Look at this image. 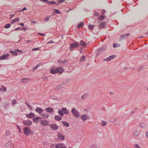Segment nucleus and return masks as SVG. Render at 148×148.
I'll list each match as a JSON object with an SVG mask.
<instances>
[{
    "label": "nucleus",
    "instance_id": "obj_1",
    "mask_svg": "<svg viewBox=\"0 0 148 148\" xmlns=\"http://www.w3.org/2000/svg\"><path fill=\"white\" fill-rule=\"evenodd\" d=\"M64 69L62 68L61 67L57 68H54L52 69L50 71V72L53 74H55L57 73H62L64 71Z\"/></svg>",
    "mask_w": 148,
    "mask_h": 148
},
{
    "label": "nucleus",
    "instance_id": "obj_2",
    "mask_svg": "<svg viewBox=\"0 0 148 148\" xmlns=\"http://www.w3.org/2000/svg\"><path fill=\"white\" fill-rule=\"evenodd\" d=\"M71 112L73 115L77 118H79L80 116L79 113L77 110L75 108H73L71 110Z\"/></svg>",
    "mask_w": 148,
    "mask_h": 148
},
{
    "label": "nucleus",
    "instance_id": "obj_3",
    "mask_svg": "<svg viewBox=\"0 0 148 148\" xmlns=\"http://www.w3.org/2000/svg\"><path fill=\"white\" fill-rule=\"evenodd\" d=\"M79 46V42L76 41L75 42H72L71 43L70 46V50L73 51L74 49L77 48Z\"/></svg>",
    "mask_w": 148,
    "mask_h": 148
},
{
    "label": "nucleus",
    "instance_id": "obj_4",
    "mask_svg": "<svg viewBox=\"0 0 148 148\" xmlns=\"http://www.w3.org/2000/svg\"><path fill=\"white\" fill-rule=\"evenodd\" d=\"M24 134L26 136H29L31 133V130L29 127L28 126H25L23 128Z\"/></svg>",
    "mask_w": 148,
    "mask_h": 148
},
{
    "label": "nucleus",
    "instance_id": "obj_5",
    "mask_svg": "<svg viewBox=\"0 0 148 148\" xmlns=\"http://www.w3.org/2000/svg\"><path fill=\"white\" fill-rule=\"evenodd\" d=\"M106 46H103L99 49L97 53V55L98 56L99 54L102 53L106 49Z\"/></svg>",
    "mask_w": 148,
    "mask_h": 148
},
{
    "label": "nucleus",
    "instance_id": "obj_6",
    "mask_svg": "<svg viewBox=\"0 0 148 148\" xmlns=\"http://www.w3.org/2000/svg\"><path fill=\"white\" fill-rule=\"evenodd\" d=\"M23 123L25 125L30 126L32 124V122L31 121L27 120H24L23 122Z\"/></svg>",
    "mask_w": 148,
    "mask_h": 148
},
{
    "label": "nucleus",
    "instance_id": "obj_7",
    "mask_svg": "<svg viewBox=\"0 0 148 148\" xmlns=\"http://www.w3.org/2000/svg\"><path fill=\"white\" fill-rule=\"evenodd\" d=\"M66 146L62 143H58L56 145V148H66Z\"/></svg>",
    "mask_w": 148,
    "mask_h": 148
},
{
    "label": "nucleus",
    "instance_id": "obj_8",
    "mask_svg": "<svg viewBox=\"0 0 148 148\" xmlns=\"http://www.w3.org/2000/svg\"><path fill=\"white\" fill-rule=\"evenodd\" d=\"M10 56L8 53L4 54L1 56H0V60H4Z\"/></svg>",
    "mask_w": 148,
    "mask_h": 148
},
{
    "label": "nucleus",
    "instance_id": "obj_9",
    "mask_svg": "<svg viewBox=\"0 0 148 148\" xmlns=\"http://www.w3.org/2000/svg\"><path fill=\"white\" fill-rule=\"evenodd\" d=\"M40 123L42 125L45 126L48 125L49 122L47 120H42L40 121Z\"/></svg>",
    "mask_w": 148,
    "mask_h": 148
},
{
    "label": "nucleus",
    "instance_id": "obj_10",
    "mask_svg": "<svg viewBox=\"0 0 148 148\" xmlns=\"http://www.w3.org/2000/svg\"><path fill=\"white\" fill-rule=\"evenodd\" d=\"M49 126L53 130H56L58 128V126L56 124H50Z\"/></svg>",
    "mask_w": 148,
    "mask_h": 148
},
{
    "label": "nucleus",
    "instance_id": "obj_11",
    "mask_svg": "<svg viewBox=\"0 0 148 148\" xmlns=\"http://www.w3.org/2000/svg\"><path fill=\"white\" fill-rule=\"evenodd\" d=\"M115 57V56L114 55H112L108 57L107 58H106L103 59V61H109L111 60L112 59H113Z\"/></svg>",
    "mask_w": 148,
    "mask_h": 148
},
{
    "label": "nucleus",
    "instance_id": "obj_12",
    "mask_svg": "<svg viewBox=\"0 0 148 148\" xmlns=\"http://www.w3.org/2000/svg\"><path fill=\"white\" fill-rule=\"evenodd\" d=\"M57 137L59 138V139L62 140H64V136L61 135L60 132H58L57 134Z\"/></svg>",
    "mask_w": 148,
    "mask_h": 148
},
{
    "label": "nucleus",
    "instance_id": "obj_13",
    "mask_svg": "<svg viewBox=\"0 0 148 148\" xmlns=\"http://www.w3.org/2000/svg\"><path fill=\"white\" fill-rule=\"evenodd\" d=\"M35 110L39 114H41L43 112V109L39 107H36Z\"/></svg>",
    "mask_w": 148,
    "mask_h": 148
},
{
    "label": "nucleus",
    "instance_id": "obj_14",
    "mask_svg": "<svg viewBox=\"0 0 148 148\" xmlns=\"http://www.w3.org/2000/svg\"><path fill=\"white\" fill-rule=\"evenodd\" d=\"M43 64L42 63H40L37 64L36 66H34L32 69L33 71H35L38 67Z\"/></svg>",
    "mask_w": 148,
    "mask_h": 148
},
{
    "label": "nucleus",
    "instance_id": "obj_15",
    "mask_svg": "<svg viewBox=\"0 0 148 148\" xmlns=\"http://www.w3.org/2000/svg\"><path fill=\"white\" fill-rule=\"evenodd\" d=\"M81 119L83 121H85L86 119H89L88 116L86 114L82 115L81 117Z\"/></svg>",
    "mask_w": 148,
    "mask_h": 148
},
{
    "label": "nucleus",
    "instance_id": "obj_16",
    "mask_svg": "<svg viewBox=\"0 0 148 148\" xmlns=\"http://www.w3.org/2000/svg\"><path fill=\"white\" fill-rule=\"evenodd\" d=\"M26 116L28 118H32V117H34L35 116V115L34 113L31 112L29 114H26Z\"/></svg>",
    "mask_w": 148,
    "mask_h": 148
},
{
    "label": "nucleus",
    "instance_id": "obj_17",
    "mask_svg": "<svg viewBox=\"0 0 148 148\" xmlns=\"http://www.w3.org/2000/svg\"><path fill=\"white\" fill-rule=\"evenodd\" d=\"M63 85V84H61L58 85L55 88V90H58L61 89L64 87Z\"/></svg>",
    "mask_w": 148,
    "mask_h": 148
},
{
    "label": "nucleus",
    "instance_id": "obj_18",
    "mask_svg": "<svg viewBox=\"0 0 148 148\" xmlns=\"http://www.w3.org/2000/svg\"><path fill=\"white\" fill-rule=\"evenodd\" d=\"M42 119H47L49 116V114L47 113H45L41 115Z\"/></svg>",
    "mask_w": 148,
    "mask_h": 148
},
{
    "label": "nucleus",
    "instance_id": "obj_19",
    "mask_svg": "<svg viewBox=\"0 0 148 148\" xmlns=\"http://www.w3.org/2000/svg\"><path fill=\"white\" fill-rule=\"evenodd\" d=\"M79 45V46H82L83 47H85L87 46V44L83 41L81 40Z\"/></svg>",
    "mask_w": 148,
    "mask_h": 148
},
{
    "label": "nucleus",
    "instance_id": "obj_20",
    "mask_svg": "<svg viewBox=\"0 0 148 148\" xmlns=\"http://www.w3.org/2000/svg\"><path fill=\"white\" fill-rule=\"evenodd\" d=\"M45 110L47 112H49L50 113H52L54 111L53 110L52 108L49 107L46 108Z\"/></svg>",
    "mask_w": 148,
    "mask_h": 148
},
{
    "label": "nucleus",
    "instance_id": "obj_21",
    "mask_svg": "<svg viewBox=\"0 0 148 148\" xmlns=\"http://www.w3.org/2000/svg\"><path fill=\"white\" fill-rule=\"evenodd\" d=\"M106 23L105 22H104L100 24L99 25V27L100 28H102L106 27Z\"/></svg>",
    "mask_w": 148,
    "mask_h": 148
},
{
    "label": "nucleus",
    "instance_id": "obj_22",
    "mask_svg": "<svg viewBox=\"0 0 148 148\" xmlns=\"http://www.w3.org/2000/svg\"><path fill=\"white\" fill-rule=\"evenodd\" d=\"M29 79L27 78H23L21 79V82L25 83L28 82V80Z\"/></svg>",
    "mask_w": 148,
    "mask_h": 148
},
{
    "label": "nucleus",
    "instance_id": "obj_23",
    "mask_svg": "<svg viewBox=\"0 0 148 148\" xmlns=\"http://www.w3.org/2000/svg\"><path fill=\"white\" fill-rule=\"evenodd\" d=\"M55 119L56 120H57L58 121H60L62 119V117L58 115H56L54 117Z\"/></svg>",
    "mask_w": 148,
    "mask_h": 148
},
{
    "label": "nucleus",
    "instance_id": "obj_24",
    "mask_svg": "<svg viewBox=\"0 0 148 148\" xmlns=\"http://www.w3.org/2000/svg\"><path fill=\"white\" fill-rule=\"evenodd\" d=\"M62 110L65 114H68L69 112V111L66 109V108H62Z\"/></svg>",
    "mask_w": 148,
    "mask_h": 148
},
{
    "label": "nucleus",
    "instance_id": "obj_25",
    "mask_svg": "<svg viewBox=\"0 0 148 148\" xmlns=\"http://www.w3.org/2000/svg\"><path fill=\"white\" fill-rule=\"evenodd\" d=\"M19 21V18L18 17H17L15 18L12 20L11 22V23L12 24H13L16 21Z\"/></svg>",
    "mask_w": 148,
    "mask_h": 148
},
{
    "label": "nucleus",
    "instance_id": "obj_26",
    "mask_svg": "<svg viewBox=\"0 0 148 148\" xmlns=\"http://www.w3.org/2000/svg\"><path fill=\"white\" fill-rule=\"evenodd\" d=\"M9 53H11L12 55L14 56H16L17 55V53L15 51H13L10 50L9 51Z\"/></svg>",
    "mask_w": 148,
    "mask_h": 148
},
{
    "label": "nucleus",
    "instance_id": "obj_27",
    "mask_svg": "<svg viewBox=\"0 0 148 148\" xmlns=\"http://www.w3.org/2000/svg\"><path fill=\"white\" fill-rule=\"evenodd\" d=\"M62 123L66 127H68L69 126V123L66 122V121H62Z\"/></svg>",
    "mask_w": 148,
    "mask_h": 148
},
{
    "label": "nucleus",
    "instance_id": "obj_28",
    "mask_svg": "<svg viewBox=\"0 0 148 148\" xmlns=\"http://www.w3.org/2000/svg\"><path fill=\"white\" fill-rule=\"evenodd\" d=\"M139 134V132L137 131H136L134 132L133 133V135L134 137H136L138 136Z\"/></svg>",
    "mask_w": 148,
    "mask_h": 148
},
{
    "label": "nucleus",
    "instance_id": "obj_29",
    "mask_svg": "<svg viewBox=\"0 0 148 148\" xmlns=\"http://www.w3.org/2000/svg\"><path fill=\"white\" fill-rule=\"evenodd\" d=\"M84 24V23L83 22H80L77 25V28H79L82 27Z\"/></svg>",
    "mask_w": 148,
    "mask_h": 148
},
{
    "label": "nucleus",
    "instance_id": "obj_30",
    "mask_svg": "<svg viewBox=\"0 0 148 148\" xmlns=\"http://www.w3.org/2000/svg\"><path fill=\"white\" fill-rule=\"evenodd\" d=\"M47 3L49 5H51L52 4H54L56 5V2L54 1H48Z\"/></svg>",
    "mask_w": 148,
    "mask_h": 148
},
{
    "label": "nucleus",
    "instance_id": "obj_31",
    "mask_svg": "<svg viewBox=\"0 0 148 148\" xmlns=\"http://www.w3.org/2000/svg\"><path fill=\"white\" fill-rule=\"evenodd\" d=\"M94 26L90 24L88 25V27L89 29L91 30H92L93 29Z\"/></svg>",
    "mask_w": 148,
    "mask_h": 148
},
{
    "label": "nucleus",
    "instance_id": "obj_32",
    "mask_svg": "<svg viewBox=\"0 0 148 148\" xmlns=\"http://www.w3.org/2000/svg\"><path fill=\"white\" fill-rule=\"evenodd\" d=\"M58 113V114L60 115H61L62 116H64V113L62 112V110H59Z\"/></svg>",
    "mask_w": 148,
    "mask_h": 148
},
{
    "label": "nucleus",
    "instance_id": "obj_33",
    "mask_svg": "<svg viewBox=\"0 0 148 148\" xmlns=\"http://www.w3.org/2000/svg\"><path fill=\"white\" fill-rule=\"evenodd\" d=\"M25 104H26V105L30 109H32V107L29 104V103L27 101H26L25 102Z\"/></svg>",
    "mask_w": 148,
    "mask_h": 148
},
{
    "label": "nucleus",
    "instance_id": "obj_34",
    "mask_svg": "<svg viewBox=\"0 0 148 148\" xmlns=\"http://www.w3.org/2000/svg\"><path fill=\"white\" fill-rule=\"evenodd\" d=\"M85 60V56H82L80 58L79 61L80 62H82Z\"/></svg>",
    "mask_w": 148,
    "mask_h": 148
},
{
    "label": "nucleus",
    "instance_id": "obj_35",
    "mask_svg": "<svg viewBox=\"0 0 148 148\" xmlns=\"http://www.w3.org/2000/svg\"><path fill=\"white\" fill-rule=\"evenodd\" d=\"M144 66H140V67H139L138 69V71L139 72L140 71H141L144 68Z\"/></svg>",
    "mask_w": 148,
    "mask_h": 148
},
{
    "label": "nucleus",
    "instance_id": "obj_36",
    "mask_svg": "<svg viewBox=\"0 0 148 148\" xmlns=\"http://www.w3.org/2000/svg\"><path fill=\"white\" fill-rule=\"evenodd\" d=\"M11 25L10 24H7L5 25L4 27L5 28H8L10 27Z\"/></svg>",
    "mask_w": 148,
    "mask_h": 148
},
{
    "label": "nucleus",
    "instance_id": "obj_37",
    "mask_svg": "<svg viewBox=\"0 0 148 148\" xmlns=\"http://www.w3.org/2000/svg\"><path fill=\"white\" fill-rule=\"evenodd\" d=\"M106 124L107 122L106 121H102L101 123V125L103 126H105L106 125Z\"/></svg>",
    "mask_w": 148,
    "mask_h": 148
},
{
    "label": "nucleus",
    "instance_id": "obj_38",
    "mask_svg": "<svg viewBox=\"0 0 148 148\" xmlns=\"http://www.w3.org/2000/svg\"><path fill=\"white\" fill-rule=\"evenodd\" d=\"M87 94L85 93L81 97V98L82 99H84L86 97Z\"/></svg>",
    "mask_w": 148,
    "mask_h": 148
},
{
    "label": "nucleus",
    "instance_id": "obj_39",
    "mask_svg": "<svg viewBox=\"0 0 148 148\" xmlns=\"http://www.w3.org/2000/svg\"><path fill=\"white\" fill-rule=\"evenodd\" d=\"M65 1L64 0H59L58 1V3L56 4V5H58L59 4H60L61 3L64 2Z\"/></svg>",
    "mask_w": 148,
    "mask_h": 148
},
{
    "label": "nucleus",
    "instance_id": "obj_40",
    "mask_svg": "<svg viewBox=\"0 0 148 148\" xmlns=\"http://www.w3.org/2000/svg\"><path fill=\"white\" fill-rule=\"evenodd\" d=\"M14 51H15L16 52H18V53H23V51L22 50L17 49H14Z\"/></svg>",
    "mask_w": 148,
    "mask_h": 148
},
{
    "label": "nucleus",
    "instance_id": "obj_41",
    "mask_svg": "<svg viewBox=\"0 0 148 148\" xmlns=\"http://www.w3.org/2000/svg\"><path fill=\"white\" fill-rule=\"evenodd\" d=\"M12 143V141L10 140L9 141H8L7 143L6 144V146H8L10 145H11Z\"/></svg>",
    "mask_w": 148,
    "mask_h": 148
},
{
    "label": "nucleus",
    "instance_id": "obj_42",
    "mask_svg": "<svg viewBox=\"0 0 148 148\" xmlns=\"http://www.w3.org/2000/svg\"><path fill=\"white\" fill-rule=\"evenodd\" d=\"M105 18V17L103 15H101L100 16L99 18L98 19L99 20H102L104 18Z\"/></svg>",
    "mask_w": 148,
    "mask_h": 148
},
{
    "label": "nucleus",
    "instance_id": "obj_43",
    "mask_svg": "<svg viewBox=\"0 0 148 148\" xmlns=\"http://www.w3.org/2000/svg\"><path fill=\"white\" fill-rule=\"evenodd\" d=\"M120 46V45H118V44L116 43H114L113 44V47H119Z\"/></svg>",
    "mask_w": 148,
    "mask_h": 148
},
{
    "label": "nucleus",
    "instance_id": "obj_44",
    "mask_svg": "<svg viewBox=\"0 0 148 148\" xmlns=\"http://www.w3.org/2000/svg\"><path fill=\"white\" fill-rule=\"evenodd\" d=\"M139 126L142 128H145L146 127V125L144 123H140Z\"/></svg>",
    "mask_w": 148,
    "mask_h": 148
},
{
    "label": "nucleus",
    "instance_id": "obj_45",
    "mask_svg": "<svg viewBox=\"0 0 148 148\" xmlns=\"http://www.w3.org/2000/svg\"><path fill=\"white\" fill-rule=\"evenodd\" d=\"M125 37V35H121L120 38V40H122L124 39Z\"/></svg>",
    "mask_w": 148,
    "mask_h": 148
},
{
    "label": "nucleus",
    "instance_id": "obj_46",
    "mask_svg": "<svg viewBox=\"0 0 148 148\" xmlns=\"http://www.w3.org/2000/svg\"><path fill=\"white\" fill-rule=\"evenodd\" d=\"M50 17L49 16H47V17H46L44 19L45 22L48 21L49 20Z\"/></svg>",
    "mask_w": 148,
    "mask_h": 148
},
{
    "label": "nucleus",
    "instance_id": "obj_47",
    "mask_svg": "<svg viewBox=\"0 0 148 148\" xmlns=\"http://www.w3.org/2000/svg\"><path fill=\"white\" fill-rule=\"evenodd\" d=\"M55 10V11H54L53 12V13H55L56 14H59L60 13V12L57 9H54Z\"/></svg>",
    "mask_w": 148,
    "mask_h": 148
},
{
    "label": "nucleus",
    "instance_id": "obj_48",
    "mask_svg": "<svg viewBox=\"0 0 148 148\" xmlns=\"http://www.w3.org/2000/svg\"><path fill=\"white\" fill-rule=\"evenodd\" d=\"M33 121L34 122L36 123L38 122V119H36V117L33 118Z\"/></svg>",
    "mask_w": 148,
    "mask_h": 148
},
{
    "label": "nucleus",
    "instance_id": "obj_49",
    "mask_svg": "<svg viewBox=\"0 0 148 148\" xmlns=\"http://www.w3.org/2000/svg\"><path fill=\"white\" fill-rule=\"evenodd\" d=\"M2 86L3 87V88L1 89V91H2V92L5 91L6 90V88L5 87H4L3 86Z\"/></svg>",
    "mask_w": 148,
    "mask_h": 148
},
{
    "label": "nucleus",
    "instance_id": "obj_50",
    "mask_svg": "<svg viewBox=\"0 0 148 148\" xmlns=\"http://www.w3.org/2000/svg\"><path fill=\"white\" fill-rule=\"evenodd\" d=\"M42 79L43 80L46 81L48 80V78L47 77H42Z\"/></svg>",
    "mask_w": 148,
    "mask_h": 148
},
{
    "label": "nucleus",
    "instance_id": "obj_51",
    "mask_svg": "<svg viewBox=\"0 0 148 148\" xmlns=\"http://www.w3.org/2000/svg\"><path fill=\"white\" fill-rule=\"evenodd\" d=\"M58 62L59 63H62V64L64 65L65 64V62H64L63 60H58Z\"/></svg>",
    "mask_w": 148,
    "mask_h": 148
},
{
    "label": "nucleus",
    "instance_id": "obj_52",
    "mask_svg": "<svg viewBox=\"0 0 148 148\" xmlns=\"http://www.w3.org/2000/svg\"><path fill=\"white\" fill-rule=\"evenodd\" d=\"M40 49V47H37V48H34L33 49H32V51H36V50H39V49Z\"/></svg>",
    "mask_w": 148,
    "mask_h": 148
},
{
    "label": "nucleus",
    "instance_id": "obj_53",
    "mask_svg": "<svg viewBox=\"0 0 148 148\" xmlns=\"http://www.w3.org/2000/svg\"><path fill=\"white\" fill-rule=\"evenodd\" d=\"M17 103L16 101L15 100H13L12 101V103L13 105Z\"/></svg>",
    "mask_w": 148,
    "mask_h": 148
},
{
    "label": "nucleus",
    "instance_id": "obj_54",
    "mask_svg": "<svg viewBox=\"0 0 148 148\" xmlns=\"http://www.w3.org/2000/svg\"><path fill=\"white\" fill-rule=\"evenodd\" d=\"M134 146L136 148H141L138 144H135Z\"/></svg>",
    "mask_w": 148,
    "mask_h": 148
},
{
    "label": "nucleus",
    "instance_id": "obj_55",
    "mask_svg": "<svg viewBox=\"0 0 148 148\" xmlns=\"http://www.w3.org/2000/svg\"><path fill=\"white\" fill-rule=\"evenodd\" d=\"M16 127H17L18 128V131H19V133H21V130L20 128V127L18 125H16Z\"/></svg>",
    "mask_w": 148,
    "mask_h": 148
},
{
    "label": "nucleus",
    "instance_id": "obj_56",
    "mask_svg": "<svg viewBox=\"0 0 148 148\" xmlns=\"http://www.w3.org/2000/svg\"><path fill=\"white\" fill-rule=\"evenodd\" d=\"M99 15V14L98 12H95L94 13V16H98Z\"/></svg>",
    "mask_w": 148,
    "mask_h": 148
},
{
    "label": "nucleus",
    "instance_id": "obj_57",
    "mask_svg": "<svg viewBox=\"0 0 148 148\" xmlns=\"http://www.w3.org/2000/svg\"><path fill=\"white\" fill-rule=\"evenodd\" d=\"M15 14H12L10 15V19H11L14 16Z\"/></svg>",
    "mask_w": 148,
    "mask_h": 148
},
{
    "label": "nucleus",
    "instance_id": "obj_58",
    "mask_svg": "<svg viewBox=\"0 0 148 148\" xmlns=\"http://www.w3.org/2000/svg\"><path fill=\"white\" fill-rule=\"evenodd\" d=\"M28 29V28L26 27H24L22 29H21V30H27Z\"/></svg>",
    "mask_w": 148,
    "mask_h": 148
},
{
    "label": "nucleus",
    "instance_id": "obj_59",
    "mask_svg": "<svg viewBox=\"0 0 148 148\" xmlns=\"http://www.w3.org/2000/svg\"><path fill=\"white\" fill-rule=\"evenodd\" d=\"M38 34L39 35L42 36H45V34H44L42 33H38Z\"/></svg>",
    "mask_w": 148,
    "mask_h": 148
},
{
    "label": "nucleus",
    "instance_id": "obj_60",
    "mask_svg": "<svg viewBox=\"0 0 148 148\" xmlns=\"http://www.w3.org/2000/svg\"><path fill=\"white\" fill-rule=\"evenodd\" d=\"M54 43V41L52 40H51L47 43V44H50L51 43Z\"/></svg>",
    "mask_w": 148,
    "mask_h": 148
},
{
    "label": "nucleus",
    "instance_id": "obj_61",
    "mask_svg": "<svg viewBox=\"0 0 148 148\" xmlns=\"http://www.w3.org/2000/svg\"><path fill=\"white\" fill-rule=\"evenodd\" d=\"M31 22L33 24H35L36 23V22L34 21H31Z\"/></svg>",
    "mask_w": 148,
    "mask_h": 148
},
{
    "label": "nucleus",
    "instance_id": "obj_62",
    "mask_svg": "<svg viewBox=\"0 0 148 148\" xmlns=\"http://www.w3.org/2000/svg\"><path fill=\"white\" fill-rule=\"evenodd\" d=\"M79 51L80 53H81L83 51V49L82 48H81L79 49Z\"/></svg>",
    "mask_w": 148,
    "mask_h": 148
},
{
    "label": "nucleus",
    "instance_id": "obj_63",
    "mask_svg": "<svg viewBox=\"0 0 148 148\" xmlns=\"http://www.w3.org/2000/svg\"><path fill=\"white\" fill-rule=\"evenodd\" d=\"M146 136L147 138H148V132H146Z\"/></svg>",
    "mask_w": 148,
    "mask_h": 148
},
{
    "label": "nucleus",
    "instance_id": "obj_64",
    "mask_svg": "<svg viewBox=\"0 0 148 148\" xmlns=\"http://www.w3.org/2000/svg\"><path fill=\"white\" fill-rule=\"evenodd\" d=\"M106 12V11L105 10H103L102 12V13L104 14Z\"/></svg>",
    "mask_w": 148,
    "mask_h": 148
}]
</instances>
